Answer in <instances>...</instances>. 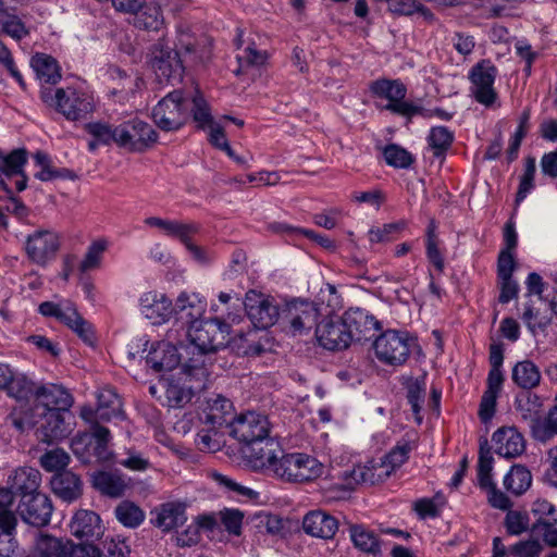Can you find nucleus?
Here are the masks:
<instances>
[{"label": "nucleus", "instance_id": "obj_14", "mask_svg": "<svg viewBox=\"0 0 557 557\" xmlns=\"http://www.w3.org/2000/svg\"><path fill=\"white\" fill-rule=\"evenodd\" d=\"M52 511L53 506L50 498L39 492L20 498L16 516L18 515L26 524L41 528L49 524Z\"/></svg>", "mask_w": 557, "mask_h": 557}, {"label": "nucleus", "instance_id": "obj_30", "mask_svg": "<svg viewBox=\"0 0 557 557\" xmlns=\"http://www.w3.org/2000/svg\"><path fill=\"white\" fill-rule=\"evenodd\" d=\"M183 373L188 379L189 384L180 383V381L170 380L166 383L165 396L170 407H183L190 401L194 388L203 387L208 376H189L184 366Z\"/></svg>", "mask_w": 557, "mask_h": 557}, {"label": "nucleus", "instance_id": "obj_26", "mask_svg": "<svg viewBox=\"0 0 557 557\" xmlns=\"http://www.w3.org/2000/svg\"><path fill=\"white\" fill-rule=\"evenodd\" d=\"M343 319L348 330V335H350V343L352 341L361 342L371 338L380 327L379 321L373 315L359 308L348 310Z\"/></svg>", "mask_w": 557, "mask_h": 557}, {"label": "nucleus", "instance_id": "obj_60", "mask_svg": "<svg viewBox=\"0 0 557 557\" xmlns=\"http://www.w3.org/2000/svg\"><path fill=\"white\" fill-rule=\"evenodd\" d=\"M198 230L199 227L195 223L172 220L166 236L176 238L186 246L191 240V237L198 233Z\"/></svg>", "mask_w": 557, "mask_h": 557}, {"label": "nucleus", "instance_id": "obj_1", "mask_svg": "<svg viewBox=\"0 0 557 557\" xmlns=\"http://www.w3.org/2000/svg\"><path fill=\"white\" fill-rule=\"evenodd\" d=\"M230 333V324L218 318L200 320L187 326L189 344L185 351L191 357L184 361L186 373L189 376H208L206 356L224 347L228 343Z\"/></svg>", "mask_w": 557, "mask_h": 557}, {"label": "nucleus", "instance_id": "obj_43", "mask_svg": "<svg viewBox=\"0 0 557 557\" xmlns=\"http://www.w3.org/2000/svg\"><path fill=\"white\" fill-rule=\"evenodd\" d=\"M515 408L521 418L525 421H530L532 425L540 422L539 416L542 408V401L536 394H519L515 400Z\"/></svg>", "mask_w": 557, "mask_h": 557}, {"label": "nucleus", "instance_id": "obj_36", "mask_svg": "<svg viewBox=\"0 0 557 557\" xmlns=\"http://www.w3.org/2000/svg\"><path fill=\"white\" fill-rule=\"evenodd\" d=\"M71 533L78 539L98 536L102 532L100 517L90 510H78L70 524Z\"/></svg>", "mask_w": 557, "mask_h": 557}, {"label": "nucleus", "instance_id": "obj_37", "mask_svg": "<svg viewBox=\"0 0 557 557\" xmlns=\"http://www.w3.org/2000/svg\"><path fill=\"white\" fill-rule=\"evenodd\" d=\"M51 485L53 492L69 503L77 499L82 494V481L71 471L57 473L51 480Z\"/></svg>", "mask_w": 557, "mask_h": 557}, {"label": "nucleus", "instance_id": "obj_19", "mask_svg": "<svg viewBox=\"0 0 557 557\" xmlns=\"http://www.w3.org/2000/svg\"><path fill=\"white\" fill-rule=\"evenodd\" d=\"M388 478V470H385L381 459L358 465L344 473L345 487L347 490H354L359 484L374 485L382 483Z\"/></svg>", "mask_w": 557, "mask_h": 557}, {"label": "nucleus", "instance_id": "obj_49", "mask_svg": "<svg viewBox=\"0 0 557 557\" xmlns=\"http://www.w3.org/2000/svg\"><path fill=\"white\" fill-rule=\"evenodd\" d=\"M350 539L354 545L364 553L373 555L380 553V543L376 534L362 525H352L350 528Z\"/></svg>", "mask_w": 557, "mask_h": 557}, {"label": "nucleus", "instance_id": "obj_10", "mask_svg": "<svg viewBox=\"0 0 557 557\" xmlns=\"http://www.w3.org/2000/svg\"><path fill=\"white\" fill-rule=\"evenodd\" d=\"M319 314V308L314 302L294 300L286 305L282 320L293 335H302L317 325Z\"/></svg>", "mask_w": 557, "mask_h": 557}, {"label": "nucleus", "instance_id": "obj_27", "mask_svg": "<svg viewBox=\"0 0 557 557\" xmlns=\"http://www.w3.org/2000/svg\"><path fill=\"white\" fill-rule=\"evenodd\" d=\"M205 311L206 301L196 293L182 292L173 306L176 320L187 326L200 321Z\"/></svg>", "mask_w": 557, "mask_h": 557}, {"label": "nucleus", "instance_id": "obj_21", "mask_svg": "<svg viewBox=\"0 0 557 557\" xmlns=\"http://www.w3.org/2000/svg\"><path fill=\"white\" fill-rule=\"evenodd\" d=\"M140 312L154 324L166 322L173 314L171 299L163 293L150 290L144 293L139 299Z\"/></svg>", "mask_w": 557, "mask_h": 557}, {"label": "nucleus", "instance_id": "obj_3", "mask_svg": "<svg viewBox=\"0 0 557 557\" xmlns=\"http://www.w3.org/2000/svg\"><path fill=\"white\" fill-rule=\"evenodd\" d=\"M413 344L414 339L408 332L387 330L374 339L372 347L381 363L399 367L408 360Z\"/></svg>", "mask_w": 557, "mask_h": 557}, {"label": "nucleus", "instance_id": "obj_12", "mask_svg": "<svg viewBox=\"0 0 557 557\" xmlns=\"http://www.w3.org/2000/svg\"><path fill=\"white\" fill-rule=\"evenodd\" d=\"M248 318L256 329L265 330L275 324L280 312L274 300L262 293L248 290L244 300Z\"/></svg>", "mask_w": 557, "mask_h": 557}, {"label": "nucleus", "instance_id": "obj_20", "mask_svg": "<svg viewBox=\"0 0 557 557\" xmlns=\"http://www.w3.org/2000/svg\"><path fill=\"white\" fill-rule=\"evenodd\" d=\"M315 337L318 343L329 350H341L350 344V335L344 319L322 321L317 325Z\"/></svg>", "mask_w": 557, "mask_h": 557}, {"label": "nucleus", "instance_id": "obj_64", "mask_svg": "<svg viewBox=\"0 0 557 557\" xmlns=\"http://www.w3.org/2000/svg\"><path fill=\"white\" fill-rule=\"evenodd\" d=\"M257 331H249L247 334H242L236 344L239 352L248 356H259L264 351L262 344L257 341Z\"/></svg>", "mask_w": 557, "mask_h": 557}, {"label": "nucleus", "instance_id": "obj_25", "mask_svg": "<svg viewBox=\"0 0 557 557\" xmlns=\"http://www.w3.org/2000/svg\"><path fill=\"white\" fill-rule=\"evenodd\" d=\"M36 411L58 410L69 411L73 405V397L70 392L61 385L47 384L37 388Z\"/></svg>", "mask_w": 557, "mask_h": 557}, {"label": "nucleus", "instance_id": "obj_16", "mask_svg": "<svg viewBox=\"0 0 557 557\" xmlns=\"http://www.w3.org/2000/svg\"><path fill=\"white\" fill-rule=\"evenodd\" d=\"M27 162L26 150L15 149L7 156L0 154V187L10 193L9 181L17 177L15 188L23 191L27 186V177L24 173V165Z\"/></svg>", "mask_w": 557, "mask_h": 557}, {"label": "nucleus", "instance_id": "obj_44", "mask_svg": "<svg viewBox=\"0 0 557 557\" xmlns=\"http://www.w3.org/2000/svg\"><path fill=\"white\" fill-rule=\"evenodd\" d=\"M109 247V240L104 237L94 239L87 247L83 260L79 262L78 269L82 273H86L101 267L103 255Z\"/></svg>", "mask_w": 557, "mask_h": 557}, {"label": "nucleus", "instance_id": "obj_13", "mask_svg": "<svg viewBox=\"0 0 557 557\" xmlns=\"http://www.w3.org/2000/svg\"><path fill=\"white\" fill-rule=\"evenodd\" d=\"M231 434L245 445L270 435V422L267 416L247 411L234 419L231 424Z\"/></svg>", "mask_w": 557, "mask_h": 557}, {"label": "nucleus", "instance_id": "obj_50", "mask_svg": "<svg viewBox=\"0 0 557 557\" xmlns=\"http://www.w3.org/2000/svg\"><path fill=\"white\" fill-rule=\"evenodd\" d=\"M14 493L7 486H0V528L16 529L17 516L12 509Z\"/></svg>", "mask_w": 557, "mask_h": 557}, {"label": "nucleus", "instance_id": "obj_57", "mask_svg": "<svg viewBox=\"0 0 557 557\" xmlns=\"http://www.w3.org/2000/svg\"><path fill=\"white\" fill-rule=\"evenodd\" d=\"M533 436L541 442H546L557 434V406L552 408L544 421L532 425Z\"/></svg>", "mask_w": 557, "mask_h": 557}, {"label": "nucleus", "instance_id": "obj_40", "mask_svg": "<svg viewBox=\"0 0 557 557\" xmlns=\"http://www.w3.org/2000/svg\"><path fill=\"white\" fill-rule=\"evenodd\" d=\"M98 417L101 421H109L122 413V401L116 392L111 387H104L97 394Z\"/></svg>", "mask_w": 557, "mask_h": 557}, {"label": "nucleus", "instance_id": "obj_35", "mask_svg": "<svg viewBox=\"0 0 557 557\" xmlns=\"http://www.w3.org/2000/svg\"><path fill=\"white\" fill-rule=\"evenodd\" d=\"M132 15H134V26L139 29L158 32L164 24L161 5L157 0H146Z\"/></svg>", "mask_w": 557, "mask_h": 557}, {"label": "nucleus", "instance_id": "obj_29", "mask_svg": "<svg viewBox=\"0 0 557 557\" xmlns=\"http://www.w3.org/2000/svg\"><path fill=\"white\" fill-rule=\"evenodd\" d=\"M7 485L21 498L39 493L41 473L32 467L16 468L9 474Z\"/></svg>", "mask_w": 557, "mask_h": 557}, {"label": "nucleus", "instance_id": "obj_31", "mask_svg": "<svg viewBox=\"0 0 557 557\" xmlns=\"http://www.w3.org/2000/svg\"><path fill=\"white\" fill-rule=\"evenodd\" d=\"M505 376L502 369H490L487 386L481 398L479 417L482 422H488L495 414L496 401L502 391Z\"/></svg>", "mask_w": 557, "mask_h": 557}, {"label": "nucleus", "instance_id": "obj_15", "mask_svg": "<svg viewBox=\"0 0 557 557\" xmlns=\"http://www.w3.org/2000/svg\"><path fill=\"white\" fill-rule=\"evenodd\" d=\"M496 73V67L485 61L478 63L470 72L471 91L481 104L491 106L496 100L494 89Z\"/></svg>", "mask_w": 557, "mask_h": 557}, {"label": "nucleus", "instance_id": "obj_47", "mask_svg": "<svg viewBox=\"0 0 557 557\" xmlns=\"http://www.w3.org/2000/svg\"><path fill=\"white\" fill-rule=\"evenodd\" d=\"M117 521L126 528L135 529L145 520L144 510L135 503L129 500L121 502L114 509Z\"/></svg>", "mask_w": 557, "mask_h": 557}, {"label": "nucleus", "instance_id": "obj_24", "mask_svg": "<svg viewBox=\"0 0 557 557\" xmlns=\"http://www.w3.org/2000/svg\"><path fill=\"white\" fill-rule=\"evenodd\" d=\"M172 335L168 334V339ZM182 355L170 341H161L153 346L146 357V363L154 372L172 371L181 363Z\"/></svg>", "mask_w": 557, "mask_h": 557}, {"label": "nucleus", "instance_id": "obj_52", "mask_svg": "<svg viewBox=\"0 0 557 557\" xmlns=\"http://www.w3.org/2000/svg\"><path fill=\"white\" fill-rule=\"evenodd\" d=\"M410 451L411 446L408 442H399L381 459L389 476L408 460Z\"/></svg>", "mask_w": 557, "mask_h": 557}, {"label": "nucleus", "instance_id": "obj_62", "mask_svg": "<svg viewBox=\"0 0 557 557\" xmlns=\"http://www.w3.org/2000/svg\"><path fill=\"white\" fill-rule=\"evenodd\" d=\"M220 519L230 534L236 536L242 534L244 513L239 509L225 508L220 511Z\"/></svg>", "mask_w": 557, "mask_h": 557}, {"label": "nucleus", "instance_id": "obj_7", "mask_svg": "<svg viewBox=\"0 0 557 557\" xmlns=\"http://www.w3.org/2000/svg\"><path fill=\"white\" fill-rule=\"evenodd\" d=\"M324 466L314 457L302 453L282 454L274 474L290 482H304L319 478Z\"/></svg>", "mask_w": 557, "mask_h": 557}, {"label": "nucleus", "instance_id": "obj_28", "mask_svg": "<svg viewBox=\"0 0 557 557\" xmlns=\"http://www.w3.org/2000/svg\"><path fill=\"white\" fill-rule=\"evenodd\" d=\"M151 517L154 527L163 532H170L186 522V507L180 502H168L154 508Z\"/></svg>", "mask_w": 557, "mask_h": 557}, {"label": "nucleus", "instance_id": "obj_9", "mask_svg": "<svg viewBox=\"0 0 557 557\" xmlns=\"http://www.w3.org/2000/svg\"><path fill=\"white\" fill-rule=\"evenodd\" d=\"M493 456L487 445V441L480 444L479 461H478V483L479 486L486 491L487 499L492 507L500 510H509L511 500L499 490H497L492 479Z\"/></svg>", "mask_w": 557, "mask_h": 557}, {"label": "nucleus", "instance_id": "obj_11", "mask_svg": "<svg viewBox=\"0 0 557 557\" xmlns=\"http://www.w3.org/2000/svg\"><path fill=\"white\" fill-rule=\"evenodd\" d=\"M242 451L253 469H264L273 473L283 454L278 442L270 435L243 446Z\"/></svg>", "mask_w": 557, "mask_h": 557}, {"label": "nucleus", "instance_id": "obj_34", "mask_svg": "<svg viewBox=\"0 0 557 557\" xmlns=\"http://www.w3.org/2000/svg\"><path fill=\"white\" fill-rule=\"evenodd\" d=\"M153 69L160 81H166L174 85L181 82L184 66L181 53L178 51L160 52V57H156Z\"/></svg>", "mask_w": 557, "mask_h": 557}, {"label": "nucleus", "instance_id": "obj_4", "mask_svg": "<svg viewBox=\"0 0 557 557\" xmlns=\"http://www.w3.org/2000/svg\"><path fill=\"white\" fill-rule=\"evenodd\" d=\"M152 119L162 131L180 129L189 120V98L182 90L169 92L154 106Z\"/></svg>", "mask_w": 557, "mask_h": 557}, {"label": "nucleus", "instance_id": "obj_39", "mask_svg": "<svg viewBox=\"0 0 557 557\" xmlns=\"http://www.w3.org/2000/svg\"><path fill=\"white\" fill-rule=\"evenodd\" d=\"M511 379L519 387L532 389L540 384L541 372L532 361L523 360L512 368Z\"/></svg>", "mask_w": 557, "mask_h": 557}, {"label": "nucleus", "instance_id": "obj_17", "mask_svg": "<svg viewBox=\"0 0 557 557\" xmlns=\"http://www.w3.org/2000/svg\"><path fill=\"white\" fill-rule=\"evenodd\" d=\"M111 441V434L109 429L97 424L94 428L91 434L83 433L77 434L71 443L72 450L75 455L81 458L85 457V447L94 444V455L100 461H108L111 458V451L109 449V443Z\"/></svg>", "mask_w": 557, "mask_h": 557}, {"label": "nucleus", "instance_id": "obj_18", "mask_svg": "<svg viewBox=\"0 0 557 557\" xmlns=\"http://www.w3.org/2000/svg\"><path fill=\"white\" fill-rule=\"evenodd\" d=\"M60 246L59 236L50 230H39L27 237L26 252L37 264H46L52 259Z\"/></svg>", "mask_w": 557, "mask_h": 557}, {"label": "nucleus", "instance_id": "obj_63", "mask_svg": "<svg viewBox=\"0 0 557 557\" xmlns=\"http://www.w3.org/2000/svg\"><path fill=\"white\" fill-rule=\"evenodd\" d=\"M543 544L535 539L520 541L509 548L515 557H540L543 552Z\"/></svg>", "mask_w": 557, "mask_h": 557}, {"label": "nucleus", "instance_id": "obj_23", "mask_svg": "<svg viewBox=\"0 0 557 557\" xmlns=\"http://www.w3.org/2000/svg\"><path fill=\"white\" fill-rule=\"evenodd\" d=\"M494 450L497 455L510 459L521 456L525 450V440L515 426H503L492 436Z\"/></svg>", "mask_w": 557, "mask_h": 557}, {"label": "nucleus", "instance_id": "obj_6", "mask_svg": "<svg viewBox=\"0 0 557 557\" xmlns=\"http://www.w3.org/2000/svg\"><path fill=\"white\" fill-rule=\"evenodd\" d=\"M370 91L375 98L387 100L386 104H376L382 110H387L408 119L422 111L421 107L405 100L407 88L399 79H376L371 83Z\"/></svg>", "mask_w": 557, "mask_h": 557}, {"label": "nucleus", "instance_id": "obj_53", "mask_svg": "<svg viewBox=\"0 0 557 557\" xmlns=\"http://www.w3.org/2000/svg\"><path fill=\"white\" fill-rule=\"evenodd\" d=\"M35 165L39 171L35 173V177L42 182L52 181L58 177H65L67 172L65 169L58 170L52 166L49 156L45 152L38 151L34 156Z\"/></svg>", "mask_w": 557, "mask_h": 557}, {"label": "nucleus", "instance_id": "obj_51", "mask_svg": "<svg viewBox=\"0 0 557 557\" xmlns=\"http://www.w3.org/2000/svg\"><path fill=\"white\" fill-rule=\"evenodd\" d=\"M454 132L445 126H434L431 128L428 141L434 156L442 157L450 148L454 141Z\"/></svg>", "mask_w": 557, "mask_h": 557}, {"label": "nucleus", "instance_id": "obj_55", "mask_svg": "<svg viewBox=\"0 0 557 557\" xmlns=\"http://www.w3.org/2000/svg\"><path fill=\"white\" fill-rule=\"evenodd\" d=\"M406 227L404 221L387 223L382 226L372 227L368 232L371 244H385L395 239V235Z\"/></svg>", "mask_w": 557, "mask_h": 557}, {"label": "nucleus", "instance_id": "obj_38", "mask_svg": "<svg viewBox=\"0 0 557 557\" xmlns=\"http://www.w3.org/2000/svg\"><path fill=\"white\" fill-rule=\"evenodd\" d=\"M30 65L41 83L52 86L60 82V66L52 57L45 53H37L32 58Z\"/></svg>", "mask_w": 557, "mask_h": 557}, {"label": "nucleus", "instance_id": "obj_59", "mask_svg": "<svg viewBox=\"0 0 557 557\" xmlns=\"http://www.w3.org/2000/svg\"><path fill=\"white\" fill-rule=\"evenodd\" d=\"M505 527L510 535H520L529 530L530 518L528 512L519 510H508L505 518Z\"/></svg>", "mask_w": 557, "mask_h": 557}, {"label": "nucleus", "instance_id": "obj_42", "mask_svg": "<svg viewBox=\"0 0 557 557\" xmlns=\"http://www.w3.org/2000/svg\"><path fill=\"white\" fill-rule=\"evenodd\" d=\"M532 483L531 472L522 465H515L504 478V486L511 494L519 496L529 490Z\"/></svg>", "mask_w": 557, "mask_h": 557}, {"label": "nucleus", "instance_id": "obj_8", "mask_svg": "<svg viewBox=\"0 0 557 557\" xmlns=\"http://www.w3.org/2000/svg\"><path fill=\"white\" fill-rule=\"evenodd\" d=\"M158 139L153 127L145 121L133 119L117 125V146L132 152H141Z\"/></svg>", "mask_w": 557, "mask_h": 557}, {"label": "nucleus", "instance_id": "obj_58", "mask_svg": "<svg viewBox=\"0 0 557 557\" xmlns=\"http://www.w3.org/2000/svg\"><path fill=\"white\" fill-rule=\"evenodd\" d=\"M383 154L386 163L394 168L407 169L413 162L411 153L398 145L386 146Z\"/></svg>", "mask_w": 557, "mask_h": 557}, {"label": "nucleus", "instance_id": "obj_5", "mask_svg": "<svg viewBox=\"0 0 557 557\" xmlns=\"http://www.w3.org/2000/svg\"><path fill=\"white\" fill-rule=\"evenodd\" d=\"M39 312L45 317L55 318L65 324L87 345L92 346L95 344L92 325L78 313L75 304L71 300L45 301L39 305Z\"/></svg>", "mask_w": 557, "mask_h": 557}, {"label": "nucleus", "instance_id": "obj_22", "mask_svg": "<svg viewBox=\"0 0 557 557\" xmlns=\"http://www.w3.org/2000/svg\"><path fill=\"white\" fill-rule=\"evenodd\" d=\"M65 412L58 410L37 411L39 419L36 421V432L41 442L50 444L66 436Z\"/></svg>", "mask_w": 557, "mask_h": 557}, {"label": "nucleus", "instance_id": "obj_45", "mask_svg": "<svg viewBox=\"0 0 557 557\" xmlns=\"http://www.w3.org/2000/svg\"><path fill=\"white\" fill-rule=\"evenodd\" d=\"M532 515L536 518L531 530L533 532L545 528L556 527L557 524V507L546 499H536L531 507Z\"/></svg>", "mask_w": 557, "mask_h": 557}, {"label": "nucleus", "instance_id": "obj_33", "mask_svg": "<svg viewBox=\"0 0 557 557\" xmlns=\"http://www.w3.org/2000/svg\"><path fill=\"white\" fill-rule=\"evenodd\" d=\"M233 412V404L222 395H215L206 401L200 420L212 429L228 424Z\"/></svg>", "mask_w": 557, "mask_h": 557}, {"label": "nucleus", "instance_id": "obj_2", "mask_svg": "<svg viewBox=\"0 0 557 557\" xmlns=\"http://www.w3.org/2000/svg\"><path fill=\"white\" fill-rule=\"evenodd\" d=\"M39 98L47 108L71 122L86 120L97 107L94 94L83 87L41 86Z\"/></svg>", "mask_w": 557, "mask_h": 557}, {"label": "nucleus", "instance_id": "obj_32", "mask_svg": "<svg viewBox=\"0 0 557 557\" xmlns=\"http://www.w3.org/2000/svg\"><path fill=\"white\" fill-rule=\"evenodd\" d=\"M302 529L311 536L332 539L338 529V522L323 510H312L304 517Z\"/></svg>", "mask_w": 557, "mask_h": 557}, {"label": "nucleus", "instance_id": "obj_61", "mask_svg": "<svg viewBox=\"0 0 557 557\" xmlns=\"http://www.w3.org/2000/svg\"><path fill=\"white\" fill-rule=\"evenodd\" d=\"M388 7L392 12L397 14L411 15L413 13H420L425 18L433 17L431 11L416 0H392Z\"/></svg>", "mask_w": 557, "mask_h": 557}, {"label": "nucleus", "instance_id": "obj_46", "mask_svg": "<svg viewBox=\"0 0 557 557\" xmlns=\"http://www.w3.org/2000/svg\"><path fill=\"white\" fill-rule=\"evenodd\" d=\"M69 549V541L41 534L35 543V552L39 557H66Z\"/></svg>", "mask_w": 557, "mask_h": 557}, {"label": "nucleus", "instance_id": "obj_54", "mask_svg": "<svg viewBox=\"0 0 557 557\" xmlns=\"http://www.w3.org/2000/svg\"><path fill=\"white\" fill-rule=\"evenodd\" d=\"M85 129L101 145H117V125L113 126L103 122H92L86 124Z\"/></svg>", "mask_w": 557, "mask_h": 557}, {"label": "nucleus", "instance_id": "obj_56", "mask_svg": "<svg viewBox=\"0 0 557 557\" xmlns=\"http://www.w3.org/2000/svg\"><path fill=\"white\" fill-rule=\"evenodd\" d=\"M70 459L65 450L55 448L45 453L40 457V466L48 472H59L67 467Z\"/></svg>", "mask_w": 557, "mask_h": 557}, {"label": "nucleus", "instance_id": "obj_41", "mask_svg": "<svg viewBox=\"0 0 557 557\" xmlns=\"http://www.w3.org/2000/svg\"><path fill=\"white\" fill-rule=\"evenodd\" d=\"M94 485L102 494L110 497H120L127 488L124 476L112 472H99L94 476Z\"/></svg>", "mask_w": 557, "mask_h": 557}, {"label": "nucleus", "instance_id": "obj_48", "mask_svg": "<svg viewBox=\"0 0 557 557\" xmlns=\"http://www.w3.org/2000/svg\"><path fill=\"white\" fill-rule=\"evenodd\" d=\"M185 96L189 98V115L191 114L199 128L205 129L210 123H214L209 104L198 90L194 94H185Z\"/></svg>", "mask_w": 557, "mask_h": 557}]
</instances>
